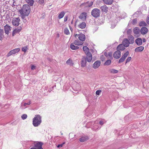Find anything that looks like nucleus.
Returning <instances> with one entry per match:
<instances>
[{
  "instance_id": "4",
  "label": "nucleus",
  "mask_w": 149,
  "mask_h": 149,
  "mask_svg": "<svg viewBox=\"0 0 149 149\" xmlns=\"http://www.w3.org/2000/svg\"><path fill=\"white\" fill-rule=\"evenodd\" d=\"M43 145V143L41 142H36L33 143V147L30 149H43L42 146Z\"/></svg>"
},
{
  "instance_id": "20",
  "label": "nucleus",
  "mask_w": 149,
  "mask_h": 149,
  "mask_svg": "<svg viewBox=\"0 0 149 149\" xmlns=\"http://www.w3.org/2000/svg\"><path fill=\"white\" fill-rule=\"evenodd\" d=\"M75 44H74V41L73 43L71 44L70 45V48L72 50H77L79 49V47L77 46H75L74 45Z\"/></svg>"
},
{
  "instance_id": "53",
  "label": "nucleus",
  "mask_w": 149,
  "mask_h": 149,
  "mask_svg": "<svg viewBox=\"0 0 149 149\" xmlns=\"http://www.w3.org/2000/svg\"><path fill=\"white\" fill-rule=\"evenodd\" d=\"M142 41H143V42H146V39L145 38H143V39Z\"/></svg>"
},
{
  "instance_id": "48",
  "label": "nucleus",
  "mask_w": 149,
  "mask_h": 149,
  "mask_svg": "<svg viewBox=\"0 0 149 149\" xmlns=\"http://www.w3.org/2000/svg\"><path fill=\"white\" fill-rule=\"evenodd\" d=\"M32 70H33L36 69V66L34 65H32L31 67Z\"/></svg>"
},
{
  "instance_id": "14",
  "label": "nucleus",
  "mask_w": 149,
  "mask_h": 149,
  "mask_svg": "<svg viewBox=\"0 0 149 149\" xmlns=\"http://www.w3.org/2000/svg\"><path fill=\"white\" fill-rule=\"evenodd\" d=\"M87 16V13L85 12H83L82 13L79 17V18L83 20H86Z\"/></svg>"
},
{
  "instance_id": "37",
  "label": "nucleus",
  "mask_w": 149,
  "mask_h": 149,
  "mask_svg": "<svg viewBox=\"0 0 149 149\" xmlns=\"http://www.w3.org/2000/svg\"><path fill=\"white\" fill-rule=\"evenodd\" d=\"M88 3V2L84 3L81 4V7L84 6L85 7H87V5Z\"/></svg>"
},
{
  "instance_id": "39",
  "label": "nucleus",
  "mask_w": 149,
  "mask_h": 149,
  "mask_svg": "<svg viewBox=\"0 0 149 149\" xmlns=\"http://www.w3.org/2000/svg\"><path fill=\"white\" fill-rule=\"evenodd\" d=\"M93 3L92 1L90 3L88 2V3L87 5V7H91L93 5Z\"/></svg>"
},
{
  "instance_id": "2",
  "label": "nucleus",
  "mask_w": 149,
  "mask_h": 149,
  "mask_svg": "<svg viewBox=\"0 0 149 149\" xmlns=\"http://www.w3.org/2000/svg\"><path fill=\"white\" fill-rule=\"evenodd\" d=\"M74 36L76 39H79L74 41V44L75 45L79 46L82 45L86 39V36L83 34L80 33L79 34H75Z\"/></svg>"
},
{
  "instance_id": "44",
  "label": "nucleus",
  "mask_w": 149,
  "mask_h": 149,
  "mask_svg": "<svg viewBox=\"0 0 149 149\" xmlns=\"http://www.w3.org/2000/svg\"><path fill=\"white\" fill-rule=\"evenodd\" d=\"M137 22V20L136 19H134L132 21V24L133 25H135L136 24Z\"/></svg>"
},
{
  "instance_id": "45",
  "label": "nucleus",
  "mask_w": 149,
  "mask_h": 149,
  "mask_svg": "<svg viewBox=\"0 0 149 149\" xmlns=\"http://www.w3.org/2000/svg\"><path fill=\"white\" fill-rule=\"evenodd\" d=\"M45 0H39L38 2L40 4H43Z\"/></svg>"
},
{
  "instance_id": "57",
  "label": "nucleus",
  "mask_w": 149,
  "mask_h": 149,
  "mask_svg": "<svg viewBox=\"0 0 149 149\" xmlns=\"http://www.w3.org/2000/svg\"><path fill=\"white\" fill-rule=\"evenodd\" d=\"M71 134H69V137L70 136V135Z\"/></svg>"
},
{
  "instance_id": "36",
  "label": "nucleus",
  "mask_w": 149,
  "mask_h": 149,
  "mask_svg": "<svg viewBox=\"0 0 149 149\" xmlns=\"http://www.w3.org/2000/svg\"><path fill=\"white\" fill-rule=\"evenodd\" d=\"M64 33L65 34L68 35L70 34L69 31L67 28H66L64 29Z\"/></svg>"
},
{
  "instance_id": "3",
  "label": "nucleus",
  "mask_w": 149,
  "mask_h": 149,
  "mask_svg": "<svg viewBox=\"0 0 149 149\" xmlns=\"http://www.w3.org/2000/svg\"><path fill=\"white\" fill-rule=\"evenodd\" d=\"M41 118L39 115H36L33 119V124L35 127L40 125L42 122Z\"/></svg>"
},
{
  "instance_id": "22",
  "label": "nucleus",
  "mask_w": 149,
  "mask_h": 149,
  "mask_svg": "<svg viewBox=\"0 0 149 149\" xmlns=\"http://www.w3.org/2000/svg\"><path fill=\"white\" fill-rule=\"evenodd\" d=\"M100 9L103 12L107 13L108 11V8L106 5L102 6L100 7Z\"/></svg>"
},
{
  "instance_id": "10",
  "label": "nucleus",
  "mask_w": 149,
  "mask_h": 149,
  "mask_svg": "<svg viewBox=\"0 0 149 149\" xmlns=\"http://www.w3.org/2000/svg\"><path fill=\"white\" fill-rule=\"evenodd\" d=\"M120 55L121 52L120 51L118 50L116 51L113 54L114 57L116 59H118L120 58Z\"/></svg>"
},
{
  "instance_id": "13",
  "label": "nucleus",
  "mask_w": 149,
  "mask_h": 149,
  "mask_svg": "<svg viewBox=\"0 0 149 149\" xmlns=\"http://www.w3.org/2000/svg\"><path fill=\"white\" fill-rule=\"evenodd\" d=\"M101 62L99 61H97L95 62L93 65V67L96 69L98 68L100 65Z\"/></svg>"
},
{
  "instance_id": "33",
  "label": "nucleus",
  "mask_w": 149,
  "mask_h": 149,
  "mask_svg": "<svg viewBox=\"0 0 149 149\" xmlns=\"http://www.w3.org/2000/svg\"><path fill=\"white\" fill-rule=\"evenodd\" d=\"M65 13L64 12H61L59 15L58 18L59 19L62 18L65 15Z\"/></svg>"
},
{
  "instance_id": "23",
  "label": "nucleus",
  "mask_w": 149,
  "mask_h": 149,
  "mask_svg": "<svg viewBox=\"0 0 149 149\" xmlns=\"http://www.w3.org/2000/svg\"><path fill=\"white\" fill-rule=\"evenodd\" d=\"M88 137L87 136H85L81 137L79 139L80 141L84 142L88 139Z\"/></svg>"
},
{
  "instance_id": "35",
  "label": "nucleus",
  "mask_w": 149,
  "mask_h": 149,
  "mask_svg": "<svg viewBox=\"0 0 149 149\" xmlns=\"http://www.w3.org/2000/svg\"><path fill=\"white\" fill-rule=\"evenodd\" d=\"M129 54V52L128 51L126 52L122 56L123 58H124L125 59L127 56Z\"/></svg>"
},
{
  "instance_id": "18",
  "label": "nucleus",
  "mask_w": 149,
  "mask_h": 149,
  "mask_svg": "<svg viewBox=\"0 0 149 149\" xmlns=\"http://www.w3.org/2000/svg\"><path fill=\"white\" fill-rule=\"evenodd\" d=\"M144 47L143 46H141L136 48L134 50V51L136 52H142L144 49Z\"/></svg>"
},
{
  "instance_id": "46",
  "label": "nucleus",
  "mask_w": 149,
  "mask_h": 149,
  "mask_svg": "<svg viewBox=\"0 0 149 149\" xmlns=\"http://www.w3.org/2000/svg\"><path fill=\"white\" fill-rule=\"evenodd\" d=\"M108 56L110 57V58L112 57V54L111 52H110L108 53Z\"/></svg>"
},
{
  "instance_id": "19",
  "label": "nucleus",
  "mask_w": 149,
  "mask_h": 149,
  "mask_svg": "<svg viewBox=\"0 0 149 149\" xmlns=\"http://www.w3.org/2000/svg\"><path fill=\"white\" fill-rule=\"evenodd\" d=\"M128 40L130 44H132L134 42V38L131 35H130L128 36Z\"/></svg>"
},
{
  "instance_id": "49",
  "label": "nucleus",
  "mask_w": 149,
  "mask_h": 149,
  "mask_svg": "<svg viewBox=\"0 0 149 149\" xmlns=\"http://www.w3.org/2000/svg\"><path fill=\"white\" fill-rule=\"evenodd\" d=\"M31 103L30 102H29L28 103H25L24 104V106H25L26 105H30Z\"/></svg>"
},
{
  "instance_id": "24",
  "label": "nucleus",
  "mask_w": 149,
  "mask_h": 149,
  "mask_svg": "<svg viewBox=\"0 0 149 149\" xmlns=\"http://www.w3.org/2000/svg\"><path fill=\"white\" fill-rule=\"evenodd\" d=\"M133 32L136 35L139 34L140 32V30L138 27H135L133 29Z\"/></svg>"
},
{
  "instance_id": "41",
  "label": "nucleus",
  "mask_w": 149,
  "mask_h": 149,
  "mask_svg": "<svg viewBox=\"0 0 149 149\" xmlns=\"http://www.w3.org/2000/svg\"><path fill=\"white\" fill-rule=\"evenodd\" d=\"M27 49V47H24L22 48V51L24 52H25Z\"/></svg>"
},
{
  "instance_id": "1",
  "label": "nucleus",
  "mask_w": 149,
  "mask_h": 149,
  "mask_svg": "<svg viewBox=\"0 0 149 149\" xmlns=\"http://www.w3.org/2000/svg\"><path fill=\"white\" fill-rule=\"evenodd\" d=\"M30 11V7L27 4L23 5L22 8L19 10L20 16L23 19L29 15Z\"/></svg>"
},
{
  "instance_id": "32",
  "label": "nucleus",
  "mask_w": 149,
  "mask_h": 149,
  "mask_svg": "<svg viewBox=\"0 0 149 149\" xmlns=\"http://www.w3.org/2000/svg\"><path fill=\"white\" fill-rule=\"evenodd\" d=\"M139 25L140 26H147V24L144 21H141L140 22L139 24Z\"/></svg>"
},
{
  "instance_id": "15",
  "label": "nucleus",
  "mask_w": 149,
  "mask_h": 149,
  "mask_svg": "<svg viewBox=\"0 0 149 149\" xmlns=\"http://www.w3.org/2000/svg\"><path fill=\"white\" fill-rule=\"evenodd\" d=\"M130 43L129 41L128 40L127 38H125L123 41V44L126 47L129 46Z\"/></svg>"
},
{
  "instance_id": "42",
  "label": "nucleus",
  "mask_w": 149,
  "mask_h": 149,
  "mask_svg": "<svg viewBox=\"0 0 149 149\" xmlns=\"http://www.w3.org/2000/svg\"><path fill=\"white\" fill-rule=\"evenodd\" d=\"M131 59H132V58L131 57H128L126 60V63H127L129 61H131Z\"/></svg>"
},
{
  "instance_id": "5",
  "label": "nucleus",
  "mask_w": 149,
  "mask_h": 149,
  "mask_svg": "<svg viewBox=\"0 0 149 149\" xmlns=\"http://www.w3.org/2000/svg\"><path fill=\"white\" fill-rule=\"evenodd\" d=\"M100 10L97 8L93 9L91 12V15L95 17H99L100 15Z\"/></svg>"
},
{
  "instance_id": "16",
  "label": "nucleus",
  "mask_w": 149,
  "mask_h": 149,
  "mask_svg": "<svg viewBox=\"0 0 149 149\" xmlns=\"http://www.w3.org/2000/svg\"><path fill=\"white\" fill-rule=\"evenodd\" d=\"M86 58L85 57H83L81 59V66L83 67H85L86 65Z\"/></svg>"
},
{
  "instance_id": "56",
  "label": "nucleus",
  "mask_w": 149,
  "mask_h": 149,
  "mask_svg": "<svg viewBox=\"0 0 149 149\" xmlns=\"http://www.w3.org/2000/svg\"><path fill=\"white\" fill-rule=\"evenodd\" d=\"M70 30H71V31H72V28H70Z\"/></svg>"
},
{
  "instance_id": "12",
  "label": "nucleus",
  "mask_w": 149,
  "mask_h": 149,
  "mask_svg": "<svg viewBox=\"0 0 149 149\" xmlns=\"http://www.w3.org/2000/svg\"><path fill=\"white\" fill-rule=\"evenodd\" d=\"M92 59V55L90 52H88L86 54V59L88 62H90Z\"/></svg>"
},
{
  "instance_id": "11",
  "label": "nucleus",
  "mask_w": 149,
  "mask_h": 149,
  "mask_svg": "<svg viewBox=\"0 0 149 149\" xmlns=\"http://www.w3.org/2000/svg\"><path fill=\"white\" fill-rule=\"evenodd\" d=\"M4 29L6 33L8 34L9 31L11 30V27L7 24L4 26Z\"/></svg>"
},
{
  "instance_id": "54",
  "label": "nucleus",
  "mask_w": 149,
  "mask_h": 149,
  "mask_svg": "<svg viewBox=\"0 0 149 149\" xmlns=\"http://www.w3.org/2000/svg\"><path fill=\"white\" fill-rule=\"evenodd\" d=\"M101 60H102V61H104V58H103V59H102V58H101Z\"/></svg>"
},
{
  "instance_id": "28",
  "label": "nucleus",
  "mask_w": 149,
  "mask_h": 149,
  "mask_svg": "<svg viewBox=\"0 0 149 149\" xmlns=\"http://www.w3.org/2000/svg\"><path fill=\"white\" fill-rule=\"evenodd\" d=\"M109 72L112 74H116L118 72V70L114 69H110L109 70Z\"/></svg>"
},
{
  "instance_id": "58",
  "label": "nucleus",
  "mask_w": 149,
  "mask_h": 149,
  "mask_svg": "<svg viewBox=\"0 0 149 149\" xmlns=\"http://www.w3.org/2000/svg\"><path fill=\"white\" fill-rule=\"evenodd\" d=\"M148 118L149 120V116H148Z\"/></svg>"
},
{
  "instance_id": "17",
  "label": "nucleus",
  "mask_w": 149,
  "mask_h": 149,
  "mask_svg": "<svg viewBox=\"0 0 149 149\" xmlns=\"http://www.w3.org/2000/svg\"><path fill=\"white\" fill-rule=\"evenodd\" d=\"M142 39L140 38H138L135 40L136 43L138 46H140L142 44Z\"/></svg>"
},
{
  "instance_id": "29",
  "label": "nucleus",
  "mask_w": 149,
  "mask_h": 149,
  "mask_svg": "<svg viewBox=\"0 0 149 149\" xmlns=\"http://www.w3.org/2000/svg\"><path fill=\"white\" fill-rule=\"evenodd\" d=\"M83 50L85 53L90 52L89 48L86 46H84L83 47Z\"/></svg>"
},
{
  "instance_id": "7",
  "label": "nucleus",
  "mask_w": 149,
  "mask_h": 149,
  "mask_svg": "<svg viewBox=\"0 0 149 149\" xmlns=\"http://www.w3.org/2000/svg\"><path fill=\"white\" fill-rule=\"evenodd\" d=\"M19 22L20 19L19 17L14 18L13 19L12 23L15 26H17L19 24Z\"/></svg>"
},
{
  "instance_id": "47",
  "label": "nucleus",
  "mask_w": 149,
  "mask_h": 149,
  "mask_svg": "<svg viewBox=\"0 0 149 149\" xmlns=\"http://www.w3.org/2000/svg\"><path fill=\"white\" fill-rule=\"evenodd\" d=\"M65 143V142H64L62 144H59L57 146V147L58 148H59L60 147H62L63 146V144H64Z\"/></svg>"
},
{
  "instance_id": "55",
  "label": "nucleus",
  "mask_w": 149,
  "mask_h": 149,
  "mask_svg": "<svg viewBox=\"0 0 149 149\" xmlns=\"http://www.w3.org/2000/svg\"><path fill=\"white\" fill-rule=\"evenodd\" d=\"M129 31H130V30H128V31H127V33H128L129 32Z\"/></svg>"
},
{
  "instance_id": "9",
  "label": "nucleus",
  "mask_w": 149,
  "mask_h": 149,
  "mask_svg": "<svg viewBox=\"0 0 149 149\" xmlns=\"http://www.w3.org/2000/svg\"><path fill=\"white\" fill-rule=\"evenodd\" d=\"M141 33L142 35H145L147 34L148 31V29L146 27H143L140 30Z\"/></svg>"
},
{
  "instance_id": "8",
  "label": "nucleus",
  "mask_w": 149,
  "mask_h": 149,
  "mask_svg": "<svg viewBox=\"0 0 149 149\" xmlns=\"http://www.w3.org/2000/svg\"><path fill=\"white\" fill-rule=\"evenodd\" d=\"M22 29V27L21 26H19L17 28H16L13 30L12 34V36H14L17 33H19L21 30Z\"/></svg>"
},
{
  "instance_id": "34",
  "label": "nucleus",
  "mask_w": 149,
  "mask_h": 149,
  "mask_svg": "<svg viewBox=\"0 0 149 149\" xmlns=\"http://www.w3.org/2000/svg\"><path fill=\"white\" fill-rule=\"evenodd\" d=\"M111 63V61L110 60H107L104 63V65H110Z\"/></svg>"
},
{
  "instance_id": "50",
  "label": "nucleus",
  "mask_w": 149,
  "mask_h": 149,
  "mask_svg": "<svg viewBox=\"0 0 149 149\" xmlns=\"http://www.w3.org/2000/svg\"><path fill=\"white\" fill-rule=\"evenodd\" d=\"M146 22L148 24H149V17H148L146 20Z\"/></svg>"
},
{
  "instance_id": "31",
  "label": "nucleus",
  "mask_w": 149,
  "mask_h": 149,
  "mask_svg": "<svg viewBox=\"0 0 149 149\" xmlns=\"http://www.w3.org/2000/svg\"><path fill=\"white\" fill-rule=\"evenodd\" d=\"M26 1L31 6L33 5L34 2V1L33 0H26Z\"/></svg>"
},
{
  "instance_id": "27",
  "label": "nucleus",
  "mask_w": 149,
  "mask_h": 149,
  "mask_svg": "<svg viewBox=\"0 0 149 149\" xmlns=\"http://www.w3.org/2000/svg\"><path fill=\"white\" fill-rule=\"evenodd\" d=\"M3 29H0V40H2L4 36L3 35Z\"/></svg>"
},
{
  "instance_id": "43",
  "label": "nucleus",
  "mask_w": 149,
  "mask_h": 149,
  "mask_svg": "<svg viewBox=\"0 0 149 149\" xmlns=\"http://www.w3.org/2000/svg\"><path fill=\"white\" fill-rule=\"evenodd\" d=\"M102 92V91L101 90H98L96 91V94L97 95H100V93Z\"/></svg>"
},
{
  "instance_id": "51",
  "label": "nucleus",
  "mask_w": 149,
  "mask_h": 149,
  "mask_svg": "<svg viewBox=\"0 0 149 149\" xmlns=\"http://www.w3.org/2000/svg\"><path fill=\"white\" fill-rule=\"evenodd\" d=\"M67 20V16H65L64 18V21H66Z\"/></svg>"
},
{
  "instance_id": "38",
  "label": "nucleus",
  "mask_w": 149,
  "mask_h": 149,
  "mask_svg": "<svg viewBox=\"0 0 149 149\" xmlns=\"http://www.w3.org/2000/svg\"><path fill=\"white\" fill-rule=\"evenodd\" d=\"M125 58L122 57L119 60L118 63H120L123 62L125 61Z\"/></svg>"
},
{
  "instance_id": "26",
  "label": "nucleus",
  "mask_w": 149,
  "mask_h": 149,
  "mask_svg": "<svg viewBox=\"0 0 149 149\" xmlns=\"http://www.w3.org/2000/svg\"><path fill=\"white\" fill-rule=\"evenodd\" d=\"M113 2V0H104V2L108 5H111Z\"/></svg>"
},
{
  "instance_id": "21",
  "label": "nucleus",
  "mask_w": 149,
  "mask_h": 149,
  "mask_svg": "<svg viewBox=\"0 0 149 149\" xmlns=\"http://www.w3.org/2000/svg\"><path fill=\"white\" fill-rule=\"evenodd\" d=\"M125 46L123 44H120L117 47V49L118 50H123L125 49Z\"/></svg>"
},
{
  "instance_id": "6",
  "label": "nucleus",
  "mask_w": 149,
  "mask_h": 149,
  "mask_svg": "<svg viewBox=\"0 0 149 149\" xmlns=\"http://www.w3.org/2000/svg\"><path fill=\"white\" fill-rule=\"evenodd\" d=\"M20 50V49L19 48L13 49V50L10 51L7 54L6 56L7 57H9L12 54H15L19 52V51Z\"/></svg>"
},
{
  "instance_id": "40",
  "label": "nucleus",
  "mask_w": 149,
  "mask_h": 149,
  "mask_svg": "<svg viewBox=\"0 0 149 149\" xmlns=\"http://www.w3.org/2000/svg\"><path fill=\"white\" fill-rule=\"evenodd\" d=\"M27 115L26 114H24L21 117L24 120L27 118Z\"/></svg>"
},
{
  "instance_id": "52",
  "label": "nucleus",
  "mask_w": 149,
  "mask_h": 149,
  "mask_svg": "<svg viewBox=\"0 0 149 149\" xmlns=\"http://www.w3.org/2000/svg\"><path fill=\"white\" fill-rule=\"evenodd\" d=\"M100 124L101 125H102L104 124V123L102 121H100L99 122Z\"/></svg>"
},
{
  "instance_id": "25",
  "label": "nucleus",
  "mask_w": 149,
  "mask_h": 149,
  "mask_svg": "<svg viewBox=\"0 0 149 149\" xmlns=\"http://www.w3.org/2000/svg\"><path fill=\"white\" fill-rule=\"evenodd\" d=\"M86 26V24L84 22H82L78 25V27L81 29L84 28Z\"/></svg>"
},
{
  "instance_id": "30",
  "label": "nucleus",
  "mask_w": 149,
  "mask_h": 149,
  "mask_svg": "<svg viewBox=\"0 0 149 149\" xmlns=\"http://www.w3.org/2000/svg\"><path fill=\"white\" fill-rule=\"evenodd\" d=\"M66 63L67 64L70 65L71 66H73L74 64V63L72 62V60H71L70 58H69L67 61Z\"/></svg>"
}]
</instances>
